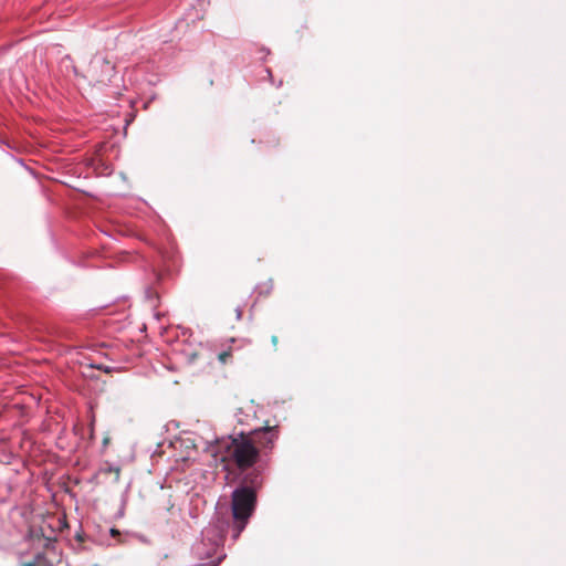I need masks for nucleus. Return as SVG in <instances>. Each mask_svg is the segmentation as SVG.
Listing matches in <instances>:
<instances>
[{"instance_id":"1","label":"nucleus","mask_w":566,"mask_h":566,"mask_svg":"<svg viewBox=\"0 0 566 566\" xmlns=\"http://www.w3.org/2000/svg\"><path fill=\"white\" fill-rule=\"evenodd\" d=\"M280 436L277 426L232 433L217 442L214 457L229 480L237 473L268 464Z\"/></svg>"},{"instance_id":"2","label":"nucleus","mask_w":566,"mask_h":566,"mask_svg":"<svg viewBox=\"0 0 566 566\" xmlns=\"http://www.w3.org/2000/svg\"><path fill=\"white\" fill-rule=\"evenodd\" d=\"M243 484L231 493V512L233 517L234 534L237 539L247 527L250 517L253 515L258 503V491L262 486L261 473L253 470L247 474Z\"/></svg>"},{"instance_id":"3","label":"nucleus","mask_w":566,"mask_h":566,"mask_svg":"<svg viewBox=\"0 0 566 566\" xmlns=\"http://www.w3.org/2000/svg\"><path fill=\"white\" fill-rule=\"evenodd\" d=\"M224 530L222 525L210 524L201 532V538L192 546V554L200 563L197 566H210L218 559V566L226 558L223 552Z\"/></svg>"},{"instance_id":"4","label":"nucleus","mask_w":566,"mask_h":566,"mask_svg":"<svg viewBox=\"0 0 566 566\" xmlns=\"http://www.w3.org/2000/svg\"><path fill=\"white\" fill-rule=\"evenodd\" d=\"M45 563V558L42 555H36L34 560L31 563L23 564V566H42Z\"/></svg>"},{"instance_id":"5","label":"nucleus","mask_w":566,"mask_h":566,"mask_svg":"<svg viewBox=\"0 0 566 566\" xmlns=\"http://www.w3.org/2000/svg\"><path fill=\"white\" fill-rule=\"evenodd\" d=\"M231 356H232L231 352H222L221 354H219V360L222 364H226L228 361V359L231 358Z\"/></svg>"},{"instance_id":"6","label":"nucleus","mask_w":566,"mask_h":566,"mask_svg":"<svg viewBox=\"0 0 566 566\" xmlns=\"http://www.w3.org/2000/svg\"><path fill=\"white\" fill-rule=\"evenodd\" d=\"M272 343H273L274 346L277 344V337L276 336L272 337Z\"/></svg>"}]
</instances>
